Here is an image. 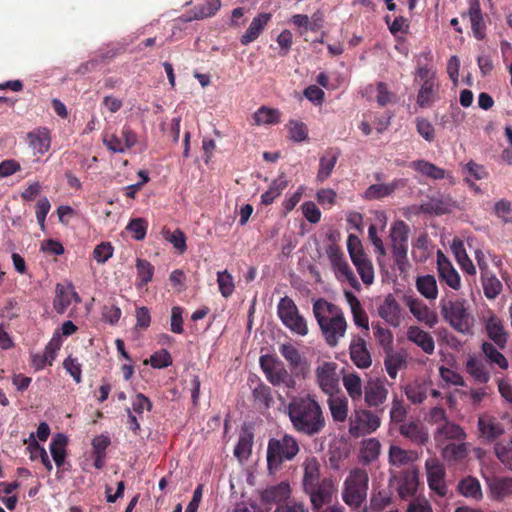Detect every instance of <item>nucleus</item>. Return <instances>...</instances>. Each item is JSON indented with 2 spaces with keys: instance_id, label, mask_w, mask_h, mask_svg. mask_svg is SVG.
Masks as SVG:
<instances>
[{
  "instance_id": "nucleus-31",
  "label": "nucleus",
  "mask_w": 512,
  "mask_h": 512,
  "mask_svg": "<svg viewBox=\"0 0 512 512\" xmlns=\"http://www.w3.org/2000/svg\"><path fill=\"white\" fill-rule=\"evenodd\" d=\"M27 139L29 145L34 149V151L41 155L45 154L50 148V132L45 127H39L29 132L27 135Z\"/></svg>"
},
{
  "instance_id": "nucleus-5",
  "label": "nucleus",
  "mask_w": 512,
  "mask_h": 512,
  "mask_svg": "<svg viewBox=\"0 0 512 512\" xmlns=\"http://www.w3.org/2000/svg\"><path fill=\"white\" fill-rule=\"evenodd\" d=\"M369 477L366 470L354 468L343 483L342 499L353 509H358L366 501Z\"/></svg>"
},
{
  "instance_id": "nucleus-29",
  "label": "nucleus",
  "mask_w": 512,
  "mask_h": 512,
  "mask_svg": "<svg viewBox=\"0 0 512 512\" xmlns=\"http://www.w3.org/2000/svg\"><path fill=\"white\" fill-rule=\"evenodd\" d=\"M434 438L438 443H443L449 439L464 440L466 438V433L460 425L450 421H445V423L441 424L436 429Z\"/></svg>"
},
{
  "instance_id": "nucleus-43",
  "label": "nucleus",
  "mask_w": 512,
  "mask_h": 512,
  "mask_svg": "<svg viewBox=\"0 0 512 512\" xmlns=\"http://www.w3.org/2000/svg\"><path fill=\"white\" fill-rule=\"evenodd\" d=\"M398 187V181L388 184L370 185L364 192L363 197L367 200H378L391 195Z\"/></svg>"
},
{
  "instance_id": "nucleus-27",
  "label": "nucleus",
  "mask_w": 512,
  "mask_h": 512,
  "mask_svg": "<svg viewBox=\"0 0 512 512\" xmlns=\"http://www.w3.org/2000/svg\"><path fill=\"white\" fill-rule=\"evenodd\" d=\"M270 20L271 14L269 13H260L255 18H253L246 32L241 36V44L248 45L255 41L260 36Z\"/></svg>"
},
{
  "instance_id": "nucleus-4",
  "label": "nucleus",
  "mask_w": 512,
  "mask_h": 512,
  "mask_svg": "<svg viewBox=\"0 0 512 512\" xmlns=\"http://www.w3.org/2000/svg\"><path fill=\"white\" fill-rule=\"evenodd\" d=\"M440 312L445 322L456 332L463 335H472L475 319L469 311L465 299L440 301Z\"/></svg>"
},
{
  "instance_id": "nucleus-8",
  "label": "nucleus",
  "mask_w": 512,
  "mask_h": 512,
  "mask_svg": "<svg viewBox=\"0 0 512 512\" xmlns=\"http://www.w3.org/2000/svg\"><path fill=\"white\" fill-rule=\"evenodd\" d=\"M277 315L283 325L292 333L305 336L308 334V324L306 319L299 313L295 302L288 296L280 299L277 305Z\"/></svg>"
},
{
  "instance_id": "nucleus-23",
  "label": "nucleus",
  "mask_w": 512,
  "mask_h": 512,
  "mask_svg": "<svg viewBox=\"0 0 512 512\" xmlns=\"http://www.w3.org/2000/svg\"><path fill=\"white\" fill-rule=\"evenodd\" d=\"M467 15L470 18L471 29L477 40L486 37V23L481 11L479 0H471Z\"/></svg>"
},
{
  "instance_id": "nucleus-6",
  "label": "nucleus",
  "mask_w": 512,
  "mask_h": 512,
  "mask_svg": "<svg viewBox=\"0 0 512 512\" xmlns=\"http://www.w3.org/2000/svg\"><path fill=\"white\" fill-rule=\"evenodd\" d=\"M259 363L267 381L274 387L284 386L289 390L296 389L294 376L279 358L266 354L260 357Z\"/></svg>"
},
{
  "instance_id": "nucleus-52",
  "label": "nucleus",
  "mask_w": 512,
  "mask_h": 512,
  "mask_svg": "<svg viewBox=\"0 0 512 512\" xmlns=\"http://www.w3.org/2000/svg\"><path fill=\"white\" fill-rule=\"evenodd\" d=\"M459 491L465 497L480 499L482 497L481 485L478 479L467 477L462 479L458 485Z\"/></svg>"
},
{
  "instance_id": "nucleus-18",
  "label": "nucleus",
  "mask_w": 512,
  "mask_h": 512,
  "mask_svg": "<svg viewBox=\"0 0 512 512\" xmlns=\"http://www.w3.org/2000/svg\"><path fill=\"white\" fill-rule=\"evenodd\" d=\"M350 358L352 362L360 369H366L371 366L372 358L367 348L365 339L359 335L354 336L349 346Z\"/></svg>"
},
{
  "instance_id": "nucleus-58",
  "label": "nucleus",
  "mask_w": 512,
  "mask_h": 512,
  "mask_svg": "<svg viewBox=\"0 0 512 512\" xmlns=\"http://www.w3.org/2000/svg\"><path fill=\"white\" fill-rule=\"evenodd\" d=\"M71 300L69 295L68 286L65 287L61 284L56 285V295L53 301L54 309L57 313L63 314L70 306Z\"/></svg>"
},
{
  "instance_id": "nucleus-54",
  "label": "nucleus",
  "mask_w": 512,
  "mask_h": 512,
  "mask_svg": "<svg viewBox=\"0 0 512 512\" xmlns=\"http://www.w3.org/2000/svg\"><path fill=\"white\" fill-rule=\"evenodd\" d=\"M253 118L256 125L277 124L280 122V112L277 109L262 106L254 113Z\"/></svg>"
},
{
  "instance_id": "nucleus-13",
  "label": "nucleus",
  "mask_w": 512,
  "mask_h": 512,
  "mask_svg": "<svg viewBox=\"0 0 512 512\" xmlns=\"http://www.w3.org/2000/svg\"><path fill=\"white\" fill-rule=\"evenodd\" d=\"M136 142L137 136L128 125L123 126L120 136L115 133H105L103 135L104 145L113 153H124L132 148Z\"/></svg>"
},
{
  "instance_id": "nucleus-55",
  "label": "nucleus",
  "mask_w": 512,
  "mask_h": 512,
  "mask_svg": "<svg viewBox=\"0 0 512 512\" xmlns=\"http://www.w3.org/2000/svg\"><path fill=\"white\" fill-rule=\"evenodd\" d=\"M392 501V493L389 489H381L373 492L370 498V510L382 511L387 508Z\"/></svg>"
},
{
  "instance_id": "nucleus-50",
  "label": "nucleus",
  "mask_w": 512,
  "mask_h": 512,
  "mask_svg": "<svg viewBox=\"0 0 512 512\" xmlns=\"http://www.w3.org/2000/svg\"><path fill=\"white\" fill-rule=\"evenodd\" d=\"M137 288L145 287L151 280L154 274V266L147 260L137 259Z\"/></svg>"
},
{
  "instance_id": "nucleus-3",
  "label": "nucleus",
  "mask_w": 512,
  "mask_h": 512,
  "mask_svg": "<svg viewBox=\"0 0 512 512\" xmlns=\"http://www.w3.org/2000/svg\"><path fill=\"white\" fill-rule=\"evenodd\" d=\"M300 452L298 440L291 434L284 433L268 440L266 461L270 475H276L282 470L285 462H290Z\"/></svg>"
},
{
  "instance_id": "nucleus-26",
  "label": "nucleus",
  "mask_w": 512,
  "mask_h": 512,
  "mask_svg": "<svg viewBox=\"0 0 512 512\" xmlns=\"http://www.w3.org/2000/svg\"><path fill=\"white\" fill-rule=\"evenodd\" d=\"M407 339L420 347L426 354H433L435 342L433 337L418 326H411L407 330Z\"/></svg>"
},
{
  "instance_id": "nucleus-7",
  "label": "nucleus",
  "mask_w": 512,
  "mask_h": 512,
  "mask_svg": "<svg viewBox=\"0 0 512 512\" xmlns=\"http://www.w3.org/2000/svg\"><path fill=\"white\" fill-rule=\"evenodd\" d=\"M409 233V226L402 220L396 221L390 229L391 253L400 272H405L409 266L407 256Z\"/></svg>"
},
{
  "instance_id": "nucleus-39",
  "label": "nucleus",
  "mask_w": 512,
  "mask_h": 512,
  "mask_svg": "<svg viewBox=\"0 0 512 512\" xmlns=\"http://www.w3.org/2000/svg\"><path fill=\"white\" fill-rule=\"evenodd\" d=\"M67 443L68 438L62 433H58L54 435V437L52 438V441L50 443V452L57 467H61L65 462V447Z\"/></svg>"
},
{
  "instance_id": "nucleus-44",
  "label": "nucleus",
  "mask_w": 512,
  "mask_h": 512,
  "mask_svg": "<svg viewBox=\"0 0 512 512\" xmlns=\"http://www.w3.org/2000/svg\"><path fill=\"white\" fill-rule=\"evenodd\" d=\"M411 166L417 172L434 180H441L445 178V170L436 166L435 164L425 161L416 160L411 163Z\"/></svg>"
},
{
  "instance_id": "nucleus-28",
  "label": "nucleus",
  "mask_w": 512,
  "mask_h": 512,
  "mask_svg": "<svg viewBox=\"0 0 512 512\" xmlns=\"http://www.w3.org/2000/svg\"><path fill=\"white\" fill-rule=\"evenodd\" d=\"M378 314L391 326L398 327L400 325V306L392 295L385 298L384 303L378 308Z\"/></svg>"
},
{
  "instance_id": "nucleus-60",
  "label": "nucleus",
  "mask_w": 512,
  "mask_h": 512,
  "mask_svg": "<svg viewBox=\"0 0 512 512\" xmlns=\"http://www.w3.org/2000/svg\"><path fill=\"white\" fill-rule=\"evenodd\" d=\"M405 395L413 404H421L427 397L426 387L417 382L408 384Z\"/></svg>"
},
{
  "instance_id": "nucleus-49",
  "label": "nucleus",
  "mask_w": 512,
  "mask_h": 512,
  "mask_svg": "<svg viewBox=\"0 0 512 512\" xmlns=\"http://www.w3.org/2000/svg\"><path fill=\"white\" fill-rule=\"evenodd\" d=\"M221 7L220 0H208L205 4H200L192 9L193 16L188 21L196 19H205L214 16Z\"/></svg>"
},
{
  "instance_id": "nucleus-51",
  "label": "nucleus",
  "mask_w": 512,
  "mask_h": 512,
  "mask_svg": "<svg viewBox=\"0 0 512 512\" xmlns=\"http://www.w3.org/2000/svg\"><path fill=\"white\" fill-rule=\"evenodd\" d=\"M421 57L424 58L425 63H422L421 60L418 61L415 74L416 79H419L421 82L435 81V71L432 66L429 65V62L433 59L432 53L430 51L422 53Z\"/></svg>"
},
{
  "instance_id": "nucleus-48",
  "label": "nucleus",
  "mask_w": 512,
  "mask_h": 512,
  "mask_svg": "<svg viewBox=\"0 0 512 512\" xmlns=\"http://www.w3.org/2000/svg\"><path fill=\"white\" fill-rule=\"evenodd\" d=\"M254 401L261 404L265 409H269L273 403L272 389L262 381H259L252 390Z\"/></svg>"
},
{
  "instance_id": "nucleus-47",
  "label": "nucleus",
  "mask_w": 512,
  "mask_h": 512,
  "mask_svg": "<svg viewBox=\"0 0 512 512\" xmlns=\"http://www.w3.org/2000/svg\"><path fill=\"white\" fill-rule=\"evenodd\" d=\"M381 443L376 438H369L362 443L360 459L363 463L369 464L376 460L380 454Z\"/></svg>"
},
{
  "instance_id": "nucleus-41",
  "label": "nucleus",
  "mask_w": 512,
  "mask_h": 512,
  "mask_svg": "<svg viewBox=\"0 0 512 512\" xmlns=\"http://www.w3.org/2000/svg\"><path fill=\"white\" fill-rule=\"evenodd\" d=\"M288 186V181L284 175H280L277 179L273 180L266 192L261 195V203L263 205H270L278 198Z\"/></svg>"
},
{
  "instance_id": "nucleus-24",
  "label": "nucleus",
  "mask_w": 512,
  "mask_h": 512,
  "mask_svg": "<svg viewBox=\"0 0 512 512\" xmlns=\"http://www.w3.org/2000/svg\"><path fill=\"white\" fill-rule=\"evenodd\" d=\"M410 312L420 322L425 323L428 327L432 328L438 323V316L436 312L429 309V307L418 299H410L407 302Z\"/></svg>"
},
{
  "instance_id": "nucleus-38",
  "label": "nucleus",
  "mask_w": 512,
  "mask_h": 512,
  "mask_svg": "<svg viewBox=\"0 0 512 512\" xmlns=\"http://www.w3.org/2000/svg\"><path fill=\"white\" fill-rule=\"evenodd\" d=\"M417 291L428 300H435L438 296V285L435 276L427 274L416 278Z\"/></svg>"
},
{
  "instance_id": "nucleus-12",
  "label": "nucleus",
  "mask_w": 512,
  "mask_h": 512,
  "mask_svg": "<svg viewBox=\"0 0 512 512\" xmlns=\"http://www.w3.org/2000/svg\"><path fill=\"white\" fill-rule=\"evenodd\" d=\"M316 379L321 390L328 396L337 394L340 391L336 363L324 362L318 366L316 369Z\"/></svg>"
},
{
  "instance_id": "nucleus-63",
  "label": "nucleus",
  "mask_w": 512,
  "mask_h": 512,
  "mask_svg": "<svg viewBox=\"0 0 512 512\" xmlns=\"http://www.w3.org/2000/svg\"><path fill=\"white\" fill-rule=\"evenodd\" d=\"M148 222L144 218H134L128 223L126 230L132 234V237L137 240H143L146 236Z\"/></svg>"
},
{
  "instance_id": "nucleus-15",
  "label": "nucleus",
  "mask_w": 512,
  "mask_h": 512,
  "mask_svg": "<svg viewBox=\"0 0 512 512\" xmlns=\"http://www.w3.org/2000/svg\"><path fill=\"white\" fill-rule=\"evenodd\" d=\"M437 258V273L441 282H444L451 289L458 291L461 288V278L452 262L441 251L438 250Z\"/></svg>"
},
{
  "instance_id": "nucleus-9",
  "label": "nucleus",
  "mask_w": 512,
  "mask_h": 512,
  "mask_svg": "<svg viewBox=\"0 0 512 512\" xmlns=\"http://www.w3.org/2000/svg\"><path fill=\"white\" fill-rule=\"evenodd\" d=\"M349 422L350 435L359 437L376 431L380 427L381 419L371 410L358 408L354 410Z\"/></svg>"
},
{
  "instance_id": "nucleus-20",
  "label": "nucleus",
  "mask_w": 512,
  "mask_h": 512,
  "mask_svg": "<svg viewBox=\"0 0 512 512\" xmlns=\"http://www.w3.org/2000/svg\"><path fill=\"white\" fill-rule=\"evenodd\" d=\"M478 429L480 436L488 443L496 441L505 431L503 424L492 416H480Z\"/></svg>"
},
{
  "instance_id": "nucleus-10",
  "label": "nucleus",
  "mask_w": 512,
  "mask_h": 512,
  "mask_svg": "<svg viewBox=\"0 0 512 512\" xmlns=\"http://www.w3.org/2000/svg\"><path fill=\"white\" fill-rule=\"evenodd\" d=\"M303 491L309 496L313 510H320L332 502L337 490L331 477H323V480L304 488Z\"/></svg>"
},
{
  "instance_id": "nucleus-14",
  "label": "nucleus",
  "mask_w": 512,
  "mask_h": 512,
  "mask_svg": "<svg viewBox=\"0 0 512 512\" xmlns=\"http://www.w3.org/2000/svg\"><path fill=\"white\" fill-rule=\"evenodd\" d=\"M425 469L429 488L438 495L445 496L447 486L445 483V468L443 464L436 457H430L425 462Z\"/></svg>"
},
{
  "instance_id": "nucleus-37",
  "label": "nucleus",
  "mask_w": 512,
  "mask_h": 512,
  "mask_svg": "<svg viewBox=\"0 0 512 512\" xmlns=\"http://www.w3.org/2000/svg\"><path fill=\"white\" fill-rule=\"evenodd\" d=\"M343 385L349 397L355 404L362 400L364 394V387L362 385V380L357 373L345 374L343 376Z\"/></svg>"
},
{
  "instance_id": "nucleus-57",
  "label": "nucleus",
  "mask_w": 512,
  "mask_h": 512,
  "mask_svg": "<svg viewBox=\"0 0 512 512\" xmlns=\"http://www.w3.org/2000/svg\"><path fill=\"white\" fill-rule=\"evenodd\" d=\"M373 333L376 341L385 352L393 350V334L389 329L382 327L379 323L373 324Z\"/></svg>"
},
{
  "instance_id": "nucleus-19",
  "label": "nucleus",
  "mask_w": 512,
  "mask_h": 512,
  "mask_svg": "<svg viewBox=\"0 0 512 512\" xmlns=\"http://www.w3.org/2000/svg\"><path fill=\"white\" fill-rule=\"evenodd\" d=\"M399 433L411 443L424 446L429 441V433L425 426L419 421H409L399 426Z\"/></svg>"
},
{
  "instance_id": "nucleus-59",
  "label": "nucleus",
  "mask_w": 512,
  "mask_h": 512,
  "mask_svg": "<svg viewBox=\"0 0 512 512\" xmlns=\"http://www.w3.org/2000/svg\"><path fill=\"white\" fill-rule=\"evenodd\" d=\"M407 408L404 405L402 399L394 397L392 400V407L390 410V421L393 424L401 425L402 423H407Z\"/></svg>"
},
{
  "instance_id": "nucleus-61",
  "label": "nucleus",
  "mask_w": 512,
  "mask_h": 512,
  "mask_svg": "<svg viewBox=\"0 0 512 512\" xmlns=\"http://www.w3.org/2000/svg\"><path fill=\"white\" fill-rule=\"evenodd\" d=\"M494 452L498 460L512 471V440L506 444L496 443Z\"/></svg>"
},
{
  "instance_id": "nucleus-2",
  "label": "nucleus",
  "mask_w": 512,
  "mask_h": 512,
  "mask_svg": "<svg viewBox=\"0 0 512 512\" xmlns=\"http://www.w3.org/2000/svg\"><path fill=\"white\" fill-rule=\"evenodd\" d=\"M313 314L327 345L336 347L347 330V322L342 309L336 304L320 298L313 303Z\"/></svg>"
},
{
  "instance_id": "nucleus-35",
  "label": "nucleus",
  "mask_w": 512,
  "mask_h": 512,
  "mask_svg": "<svg viewBox=\"0 0 512 512\" xmlns=\"http://www.w3.org/2000/svg\"><path fill=\"white\" fill-rule=\"evenodd\" d=\"M291 489L288 482H281L278 485L271 486L264 490L262 493V500L264 502H274L277 505L288 502Z\"/></svg>"
},
{
  "instance_id": "nucleus-36",
  "label": "nucleus",
  "mask_w": 512,
  "mask_h": 512,
  "mask_svg": "<svg viewBox=\"0 0 512 512\" xmlns=\"http://www.w3.org/2000/svg\"><path fill=\"white\" fill-rule=\"evenodd\" d=\"M327 404L335 422H344L348 416V399L344 395L333 394L329 396Z\"/></svg>"
},
{
  "instance_id": "nucleus-45",
  "label": "nucleus",
  "mask_w": 512,
  "mask_h": 512,
  "mask_svg": "<svg viewBox=\"0 0 512 512\" xmlns=\"http://www.w3.org/2000/svg\"><path fill=\"white\" fill-rule=\"evenodd\" d=\"M484 295L489 300H494L503 290L501 281L491 272L481 276Z\"/></svg>"
},
{
  "instance_id": "nucleus-64",
  "label": "nucleus",
  "mask_w": 512,
  "mask_h": 512,
  "mask_svg": "<svg viewBox=\"0 0 512 512\" xmlns=\"http://www.w3.org/2000/svg\"><path fill=\"white\" fill-rule=\"evenodd\" d=\"M217 282L223 297L228 298L233 294L235 285L232 275L227 270L217 273Z\"/></svg>"
},
{
  "instance_id": "nucleus-1",
  "label": "nucleus",
  "mask_w": 512,
  "mask_h": 512,
  "mask_svg": "<svg viewBox=\"0 0 512 512\" xmlns=\"http://www.w3.org/2000/svg\"><path fill=\"white\" fill-rule=\"evenodd\" d=\"M287 415L292 428L299 434L313 437L320 434L326 419L322 407L314 396H293L287 405Z\"/></svg>"
},
{
  "instance_id": "nucleus-42",
  "label": "nucleus",
  "mask_w": 512,
  "mask_h": 512,
  "mask_svg": "<svg viewBox=\"0 0 512 512\" xmlns=\"http://www.w3.org/2000/svg\"><path fill=\"white\" fill-rule=\"evenodd\" d=\"M384 365L388 375L395 379L398 371L406 366V356L399 352H393V350L387 351Z\"/></svg>"
},
{
  "instance_id": "nucleus-17",
  "label": "nucleus",
  "mask_w": 512,
  "mask_h": 512,
  "mask_svg": "<svg viewBox=\"0 0 512 512\" xmlns=\"http://www.w3.org/2000/svg\"><path fill=\"white\" fill-rule=\"evenodd\" d=\"M279 352L287 361L291 371L298 376L304 375L308 370L307 360L301 355L300 351L291 343H283L279 346Z\"/></svg>"
},
{
  "instance_id": "nucleus-22",
  "label": "nucleus",
  "mask_w": 512,
  "mask_h": 512,
  "mask_svg": "<svg viewBox=\"0 0 512 512\" xmlns=\"http://www.w3.org/2000/svg\"><path fill=\"white\" fill-rule=\"evenodd\" d=\"M341 155V151L339 148L331 147L328 148L319 159V169L317 172V180L319 182H324L327 180L337 164V161Z\"/></svg>"
},
{
  "instance_id": "nucleus-11",
  "label": "nucleus",
  "mask_w": 512,
  "mask_h": 512,
  "mask_svg": "<svg viewBox=\"0 0 512 512\" xmlns=\"http://www.w3.org/2000/svg\"><path fill=\"white\" fill-rule=\"evenodd\" d=\"M385 378L370 379L364 386V401L367 407L383 412V405L388 397Z\"/></svg>"
},
{
  "instance_id": "nucleus-56",
  "label": "nucleus",
  "mask_w": 512,
  "mask_h": 512,
  "mask_svg": "<svg viewBox=\"0 0 512 512\" xmlns=\"http://www.w3.org/2000/svg\"><path fill=\"white\" fill-rule=\"evenodd\" d=\"M468 445L466 443H449L443 448V456L447 460L461 461L468 456Z\"/></svg>"
},
{
  "instance_id": "nucleus-33",
  "label": "nucleus",
  "mask_w": 512,
  "mask_h": 512,
  "mask_svg": "<svg viewBox=\"0 0 512 512\" xmlns=\"http://www.w3.org/2000/svg\"><path fill=\"white\" fill-rule=\"evenodd\" d=\"M389 463L395 467H401L415 462L419 459V453L416 450H406L396 445L389 448Z\"/></svg>"
},
{
  "instance_id": "nucleus-25",
  "label": "nucleus",
  "mask_w": 512,
  "mask_h": 512,
  "mask_svg": "<svg viewBox=\"0 0 512 512\" xmlns=\"http://www.w3.org/2000/svg\"><path fill=\"white\" fill-rule=\"evenodd\" d=\"M451 251L462 271L468 275H476V267L469 258L464 242L460 238H454L451 243Z\"/></svg>"
},
{
  "instance_id": "nucleus-32",
  "label": "nucleus",
  "mask_w": 512,
  "mask_h": 512,
  "mask_svg": "<svg viewBox=\"0 0 512 512\" xmlns=\"http://www.w3.org/2000/svg\"><path fill=\"white\" fill-rule=\"evenodd\" d=\"M466 372L480 384H487L491 375L483 361L474 356H469L465 363Z\"/></svg>"
},
{
  "instance_id": "nucleus-40",
  "label": "nucleus",
  "mask_w": 512,
  "mask_h": 512,
  "mask_svg": "<svg viewBox=\"0 0 512 512\" xmlns=\"http://www.w3.org/2000/svg\"><path fill=\"white\" fill-rule=\"evenodd\" d=\"M24 443L28 445L27 450L30 452L31 460H35L36 458H40L42 464L48 471H51L53 466L49 459V456L44 447H42L35 439L34 433L29 435L28 439L24 440Z\"/></svg>"
},
{
  "instance_id": "nucleus-21",
  "label": "nucleus",
  "mask_w": 512,
  "mask_h": 512,
  "mask_svg": "<svg viewBox=\"0 0 512 512\" xmlns=\"http://www.w3.org/2000/svg\"><path fill=\"white\" fill-rule=\"evenodd\" d=\"M485 330L488 337L495 343L500 349H504L507 344V333L503 326L502 320L495 315H490L485 320Z\"/></svg>"
},
{
  "instance_id": "nucleus-30",
  "label": "nucleus",
  "mask_w": 512,
  "mask_h": 512,
  "mask_svg": "<svg viewBox=\"0 0 512 512\" xmlns=\"http://www.w3.org/2000/svg\"><path fill=\"white\" fill-rule=\"evenodd\" d=\"M303 478L302 487L303 489L323 480L321 477V465L318 459L314 456L307 457L303 464Z\"/></svg>"
},
{
  "instance_id": "nucleus-34",
  "label": "nucleus",
  "mask_w": 512,
  "mask_h": 512,
  "mask_svg": "<svg viewBox=\"0 0 512 512\" xmlns=\"http://www.w3.org/2000/svg\"><path fill=\"white\" fill-rule=\"evenodd\" d=\"M488 488L492 497L501 500L512 494V478L493 476L487 479Z\"/></svg>"
},
{
  "instance_id": "nucleus-53",
  "label": "nucleus",
  "mask_w": 512,
  "mask_h": 512,
  "mask_svg": "<svg viewBox=\"0 0 512 512\" xmlns=\"http://www.w3.org/2000/svg\"><path fill=\"white\" fill-rule=\"evenodd\" d=\"M352 262L356 267L363 283L366 285L372 284L374 280V269L367 255L358 259H354Z\"/></svg>"
},
{
  "instance_id": "nucleus-16",
  "label": "nucleus",
  "mask_w": 512,
  "mask_h": 512,
  "mask_svg": "<svg viewBox=\"0 0 512 512\" xmlns=\"http://www.w3.org/2000/svg\"><path fill=\"white\" fill-rule=\"evenodd\" d=\"M396 490L401 499L413 497L419 485L418 470L415 468L405 469L395 478Z\"/></svg>"
},
{
  "instance_id": "nucleus-62",
  "label": "nucleus",
  "mask_w": 512,
  "mask_h": 512,
  "mask_svg": "<svg viewBox=\"0 0 512 512\" xmlns=\"http://www.w3.org/2000/svg\"><path fill=\"white\" fill-rule=\"evenodd\" d=\"M435 81L422 82L421 88L417 95V104L421 108L430 106L434 96Z\"/></svg>"
},
{
  "instance_id": "nucleus-46",
  "label": "nucleus",
  "mask_w": 512,
  "mask_h": 512,
  "mask_svg": "<svg viewBox=\"0 0 512 512\" xmlns=\"http://www.w3.org/2000/svg\"><path fill=\"white\" fill-rule=\"evenodd\" d=\"M481 350L490 364H496L503 370L508 369V360L492 343L483 342Z\"/></svg>"
}]
</instances>
